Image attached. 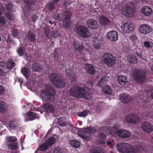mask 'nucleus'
I'll use <instances>...</instances> for the list:
<instances>
[{
	"label": "nucleus",
	"mask_w": 153,
	"mask_h": 153,
	"mask_svg": "<svg viewBox=\"0 0 153 153\" xmlns=\"http://www.w3.org/2000/svg\"><path fill=\"white\" fill-rule=\"evenodd\" d=\"M69 94L73 97L78 99L90 100L92 99V94L89 90H86L83 87L78 85L72 86L70 89Z\"/></svg>",
	"instance_id": "f257e3e1"
},
{
	"label": "nucleus",
	"mask_w": 153,
	"mask_h": 153,
	"mask_svg": "<svg viewBox=\"0 0 153 153\" xmlns=\"http://www.w3.org/2000/svg\"><path fill=\"white\" fill-rule=\"evenodd\" d=\"M71 16L70 12L66 10L62 12L61 15H59V14L56 13L54 17L56 19L59 20V21L62 19V25L63 27L67 28H69L71 27L70 18Z\"/></svg>",
	"instance_id": "f03ea898"
},
{
	"label": "nucleus",
	"mask_w": 153,
	"mask_h": 153,
	"mask_svg": "<svg viewBox=\"0 0 153 153\" xmlns=\"http://www.w3.org/2000/svg\"><path fill=\"white\" fill-rule=\"evenodd\" d=\"M110 133L113 136L122 138H128L131 134L130 132L124 129H118L116 125H114L110 129Z\"/></svg>",
	"instance_id": "7ed1b4c3"
},
{
	"label": "nucleus",
	"mask_w": 153,
	"mask_h": 153,
	"mask_svg": "<svg viewBox=\"0 0 153 153\" xmlns=\"http://www.w3.org/2000/svg\"><path fill=\"white\" fill-rule=\"evenodd\" d=\"M50 79L53 85L59 88H61L65 85V83L64 79L56 73H51L50 75Z\"/></svg>",
	"instance_id": "20e7f679"
},
{
	"label": "nucleus",
	"mask_w": 153,
	"mask_h": 153,
	"mask_svg": "<svg viewBox=\"0 0 153 153\" xmlns=\"http://www.w3.org/2000/svg\"><path fill=\"white\" fill-rule=\"evenodd\" d=\"M116 147L120 153H136V150L131 145L121 143L117 144Z\"/></svg>",
	"instance_id": "39448f33"
},
{
	"label": "nucleus",
	"mask_w": 153,
	"mask_h": 153,
	"mask_svg": "<svg viewBox=\"0 0 153 153\" xmlns=\"http://www.w3.org/2000/svg\"><path fill=\"white\" fill-rule=\"evenodd\" d=\"M103 63L109 67H112L115 64L116 58L110 53H105L102 58Z\"/></svg>",
	"instance_id": "423d86ee"
},
{
	"label": "nucleus",
	"mask_w": 153,
	"mask_h": 153,
	"mask_svg": "<svg viewBox=\"0 0 153 153\" xmlns=\"http://www.w3.org/2000/svg\"><path fill=\"white\" fill-rule=\"evenodd\" d=\"M40 96L42 100L45 102L52 101L54 98L53 95L47 89H43L41 91Z\"/></svg>",
	"instance_id": "0eeeda50"
},
{
	"label": "nucleus",
	"mask_w": 153,
	"mask_h": 153,
	"mask_svg": "<svg viewBox=\"0 0 153 153\" xmlns=\"http://www.w3.org/2000/svg\"><path fill=\"white\" fill-rule=\"evenodd\" d=\"M76 32L78 35L83 38L88 37L90 33L88 28L83 25H79L77 27Z\"/></svg>",
	"instance_id": "6e6552de"
},
{
	"label": "nucleus",
	"mask_w": 153,
	"mask_h": 153,
	"mask_svg": "<svg viewBox=\"0 0 153 153\" xmlns=\"http://www.w3.org/2000/svg\"><path fill=\"white\" fill-rule=\"evenodd\" d=\"M96 130L94 128L90 127L85 128L81 133L80 131L78 132L79 135L84 139L88 140L89 139L88 135L90 134L94 133L96 132Z\"/></svg>",
	"instance_id": "1a4fd4ad"
},
{
	"label": "nucleus",
	"mask_w": 153,
	"mask_h": 153,
	"mask_svg": "<svg viewBox=\"0 0 153 153\" xmlns=\"http://www.w3.org/2000/svg\"><path fill=\"white\" fill-rule=\"evenodd\" d=\"M132 76L134 79L138 82L142 83L145 79V75L144 72L136 70L134 71Z\"/></svg>",
	"instance_id": "9d476101"
},
{
	"label": "nucleus",
	"mask_w": 153,
	"mask_h": 153,
	"mask_svg": "<svg viewBox=\"0 0 153 153\" xmlns=\"http://www.w3.org/2000/svg\"><path fill=\"white\" fill-rule=\"evenodd\" d=\"M126 120L127 122L133 124H137L140 121V118L137 115L132 114L128 115Z\"/></svg>",
	"instance_id": "9b49d317"
},
{
	"label": "nucleus",
	"mask_w": 153,
	"mask_h": 153,
	"mask_svg": "<svg viewBox=\"0 0 153 153\" xmlns=\"http://www.w3.org/2000/svg\"><path fill=\"white\" fill-rule=\"evenodd\" d=\"M143 130L147 133H150L153 131V126L149 122H144L141 124Z\"/></svg>",
	"instance_id": "f8f14e48"
},
{
	"label": "nucleus",
	"mask_w": 153,
	"mask_h": 153,
	"mask_svg": "<svg viewBox=\"0 0 153 153\" xmlns=\"http://www.w3.org/2000/svg\"><path fill=\"white\" fill-rule=\"evenodd\" d=\"M106 37L108 40L112 42L116 41L118 38L117 33L114 30H112L107 33Z\"/></svg>",
	"instance_id": "ddd939ff"
},
{
	"label": "nucleus",
	"mask_w": 153,
	"mask_h": 153,
	"mask_svg": "<svg viewBox=\"0 0 153 153\" xmlns=\"http://www.w3.org/2000/svg\"><path fill=\"white\" fill-rule=\"evenodd\" d=\"M121 28L123 32L128 33L133 30L134 27L133 25L130 22L124 23Z\"/></svg>",
	"instance_id": "4468645a"
},
{
	"label": "nucleus",
	"mask_w": 153,
	"mask_h": 153,
	"mask_svg": "<svg viewBox=\"0 0 153 153\" xmlns=\"http://www.w3.org/2000/svg\"><path fill=\"white\" fill-rule=\"evenodd\" d=\"M123 14L127 17H132L134 15V12L132 9L129 7L126 6L123 8Z\"/></svg>",
	"instance_id": "2eb2a0df"
},
{
	"label": "nucleus",
	"mask_w": 153,
	"mask_h": 153,
	"mask_svg": "<svg viewBox=\"0 0 153 153\" xmlns=\"http://www.w3.org/2000/svg\"><path fill=\"white\" fill-rule=\"evenodd\" d=\"M139 29L140 32L143 34H148L152 31L151 27L149 25L146 24L141 25Z\"/></svg>",
	"instance_id": "dca6fc26"
},
{
	"label": "nucleus",
	"mask_w": 153,
	"mask_h": 153,
	"mask_svg": "<svg viewBox=\"0 0 153 153\" xmlns=\"http://www.w3.org/2000/svg\"><path fill=\"white\" fill-rule=\"evenodd\" d=\"M132 98L131 95L126 94H121L120 96V100L123 103H128L131 101Z\"/></svg>",
	"instance_id": "f3484780"
},
{
	"label": "nucleus",
	"mask_w": 153,
	"mask_h": 153,
	"mask_svg": "<svg viewBox=\"0 0 153 153\" xmlns=\"http://www.w3.org/2000/svg\"><path fill=\"white\" fill-rule=\"evenodd\" d=\"M87 25L89 28L92 29H97L98 27V25L96 21L93 19H90L87 21Z\"/></svg>",
	"instance_id": "a211bd4d"
},
{
	"label": "nucleus",
	"mask_w": 153,
	"mask_h": 153,
	"mask_svg": "<svg viewBox=\"0 0 153 153\" xmlns=\"http://www.w3.org/2000/svg\"><path fill=\"white\" fill-rule=\"evenodd\" d=\"M73 46L76 51L80 53L82 52L84 48L82 43L77 41H74Z\"/></svg>",
	"instance_id": "6ab92c4d"
},
{
	"label": "nucleus",
	"mask_w": 153,
	"mask_h": 153,
	"mask_svg": "<svg viewBox=\"0 0 153 153\" xmlns=\"http://www.w3.org/2000/svg\"><path fill=\"white\" fill-rule=\"evenodd\" d=\"M84 67L88 74L92 75L95 73V70L93 65L89 64H85Z\"/></svg>",
	"instance_id": "aec40b11"
},
{
	"label": "nucleus",
	"mask_w": 153,
	"mask_h": 153,
	"mask_svg": "<svg viewBox=\"0 0 153 153\" xmlns=\"http://www.w3.org/2000/svg\"><path fill=\"white\" fill-rule=\"evenodd\" d=\"M37 116L34 112H30L27 113L25 116V121H28L36 119Z\"/></svg>",
	"instance_id": "412c9836"
},
{
	"label": "nucleus",
	"mask_w": 153,
	"mask_h": 153,
	"mask_svg": "<svg viewBox=\"0 0 153 153\" xmlns=\"http://www.w3.org/2000/svg\"><path fill=\"white\" fill-rule=\"evenodd\" d=\"M65 71V74L68 78L73 81L76 80V77L74 76V73L71 68L66 69Z\"/></svg>",
	"instance_id": "4be33fe9"
},
{
	"label": "nucleus",
	"mask_w": 153,
	"mask_h": 153,
	"mask_svg": "<svg viewBox=\"0 0 153 153\" xmlns=\"http://www.w3.org/2000/svg\"><path fill=\"white\" fill-rule=\"evenodd\" d=\"M44 108L45 111L48 113H52L55 110L53 105L50 103H45L44 105Z\"/></svg>",
	"instance_id": "5701e85b"
},
{
	"label": "nucleus",
	"mask_w": 153,
	"mask_h": 153,
	"mask_svg": "<svg viewBox=\"0 0 153 153\" xmlns=\"http://www.w3.org/2000/svg\"><path fill=\"white\" fill-rule=\"evenodd\" d=\"M99 20L100 22L102 25H109L111 23V22L108 19L104 16H100L99 18Z\"/></svg>",
	"instance_id": "b1692460"
},
{
	"label": "nucleus",
	"mask_w": 153,
	"mask_h": 153,
	"mask_svg": "<svg viewBox=\"0 0 153 153\" xmlns=\"http://www.w3.org/2000/svg\"><path fill=\"white\" fill-rule=\"evenodd\" d=\"M142 13L144 16H149L152 12V9L149 7L144 6L141 10Z\"/></svg>",
	"instance_id": "393cba45"
},
{
	"label": "nucleus",
	"mask_w": 153,
	"mask_h": 153,
	"mask_svg": "<svg viewBox=\"0 0 153 153\" xmlns=\"http://www.w3.org/2000/svg\"><path fill=\"white\" fill-rule=\"evenodd\" d=\"M106 137L105 134L103 133H100L97 137V140L101 144H105Z\"/></svg>",
	"instance_id": "a878e982"
},
{
	"label": "nucleus",
	"mask_w": 153,
	"mask_h": 153,
	"mask_svg": "<svg viewBox=\"0 0 153 153\" xmlns=\"http://www.w3.org/2000/svg\"><path fill=\"white\" fill-rule=\"evenodd\" d=\"M60 55V52L58 49H55L54 53L51 54V58L53 60L58 59Z\"/></svg>",
	"instance_id": "bb28decb"
},
{
	"label": "nucleus",
	"mask_w": 153,
	"mask_h": 153,
	"mask_svg": "<svg viewBox=\"0 0 153 153\" xmlns=\"http://www.w3.org/2000/svg\"><path fill=\"white\" fill-rule=\"evenodd\" d=\"M118 79L119 82L120 84L123 85H124L126 83L128 82L126 77L124 75L119 76Z\"/></svg>",
	"instance_id": "cd10ccee"
},
{
	"label": "nucleus",
	"mask_w": 153,
	"mask_h": 153,
	"mask_svg": "<svg viewBox=\"0 0 153 153\" xmlns=\"http://www.w3.org/2000/svg\"><path fill=\"white\" fill-rule=\"evenodd\" d=\"M128 61L130 63L135 64L137 62V59L135 56L132 55H129L127 56Z\"/></svg>",
	"instance_id": "c85d7f7f"
},
{
	"label": "nucleus",
	"mask_w": 153,
	"mask_h": 153,
	"mask_svg": "<svg viewBox=\"0 0 153 153\" xmlns=\"http://www.w3.org/2000/svg\"><path fill=\"white\" fill-rule=\"evenodd\" d=\"M19 126H20V125L19 124L18 121L16 120H13L10 122V126L13 129Z\"/></svg>",
	"instance_id": "c756f323"
},
{
	"label": "nucleus",
	"mask_w": 153,
	"mask_h": 153,
	"mask_svg": "<svg viewBox=\"0 0 153 153\" xmlns=\"http://www.w3.org/2000/svg\"><path fill=\"white\" fill-rule=\"evenodd\" d=\"M70 145L75 148H77L80 146V143L79 142L76 140H72L69 142Z\"/></svg>",
	"instance_id": "7c9ffc66"
},
{
	"label": "nucleus",
	"mask_w": 153,
	"mask_h": 153,
	"mask_svg": "<svg viewBox=\"0 0 153 153\" xmlns=\"http://www.w3.org/2000/svg\"><path fill=\"white\" fill-rule=\"evenodd\" d=\"M102 91L105 94L108 95H110L112 93V91L110 87L108 86H105L103 87L102 89Z\"/></svg>",
	"instance_id": "2f4dec72"
},
{
	"label": "nucleus",
	"mask_w": 153,
	"mask_h": 153,
	"mask_svg": "<svg viewBox=\"0 0 153 153\" xmlns=\"http://www.w3.org/2000/svg\"><path fill=\"white\" fill-rule=\"evenodd\" d=\"M56 141V138L53 137H51L48 139L45 142L49 146L53 145Z\"/></svg>",
	"instance_id": "473e14b6"
},
{
	"label": "nucleus",
	"mask_w": 153,
	"mask_h": 153,
	"mask_svg": "<svg viewBox=\"0 0 153 153\" xmlns=\"http://www.w3.org/2000/svg\"><path fill=\"white\" fill-rule=\"evenodd\" d=\"M27 36L29 40L31 42H33L36 41V37L34 34L33 33L29 32L28 33Z\"/></svg>",
	"instance_id": "72a5a7b5"
},
{
	"label": "nucleus",
	"mask_w": 153,
	"mask_h": 153,
	"mask_svg": "<svg viewBox=\"0 0 153 153\" xmlns=\"http://www.w3.org/2000/svg\"><path fill=\"white\" fill-rule=\"evenodd\" d=\"M21 72L23 75L27 78L30 73V70L27 68H24L22 69Z\"/></svg>",
	"instance_id": "f704fd0d"
},
{
	"label": "nucleus",
	"mask_w": 153,
	"mask_h": 153,
	"mask_svg": "<svg viewBox=\"0 0 153 153\" xmlns=\"http://www.w3.org/2000/svg\"><path fill=\"white\" fill-rule=\"evenodd\" d=\"M51 36L54 38H59L60 36L59 32H58L57 30H55L51 32Z\"/></svg>",
	"instance_id": "c9c22d12"
},
{
	"label": "nucleus",
	"mask_w": 153,
	"mask_h": 153,
	"mask_svg": "<svg viewBox=\"0 0 153 153\" xmlns=\"http://www.w3.org/2000/svg\"><path fill=\"white\" fill-rule=\"evenodd\" d=\"M102 149L101 147H97L93 148L91 151L90 153H103Z\"/></svg>",
	"instance_id": "e433bc0d"
},
{
	"label": "nucleus",
	"mask_w": 153,
	"mask_h": 153,
	"mask_svg": "<svg viewBox=\"0 0 153 153\" xmlns=\"http://www.w3.org/2000/svg\"><path fill=\"white\" fill-rule=\"evenodd\" d=\"M6 7L7 10L9 12H14L15 11L14 6L11 3L8 4Z\"/></svg>",
	"instance_id": "4c0bfd02"
},
{
	"label": "nucleus",
	"mask_w": 153,
	"mask_h": 153,
	"mask_svg": "<svg viewBox=\"0 0 153 153\" xmlns=\"http://www.w3.org/2000/svg\"><path fill=\"white\" fill-rule=\"evenodd\" d=\"M6 110V104L3 102L0 101V112L2 113Z\"/></svg>",
	"instance_id": "58836bf2"
},
{
	"label": "nucleus",
	"mask_w": 153,
	"mask_h": 153,
	"mask_svg": "<svg viewBox=\"0 0 153 153\" xmlns=\"http://www.w3.org/2000/svg\"><path fill=\"white\" fill-rule=\"evenodd\" d=\"M32 68L35 71H38L42 68L41 65H39L38 63H34L32 65Z\"/></svg>",
	"instance_id": "ea45409f"
},
{
	"label": "nucleus",
	"mask_w": 153,
	"mask_h": 153,
	"mask_svg": "<svg viewBox=\"0 0 153 153\" xmlns=\"http://www.w3.org/2000/svg\"><path fill=\"white\" fill-rule=\"evenodd\" d=\"M65 120V118L64 117H61L59 118L58 120V124L61 126H65L66 125V123Z\"/></svg>",
	"instance_id": "a19ab883"
},
{
	"label": "nucleus",
	"mask_w": 153,
	"mask_h": 153,
	"mask_svg": "<svg viewBox=\"0 0 153 153\" xmlns=\"http://www.w3.org/2000/svg\"><path fill=\"white\" fill-rule=\"evenodd\" d=\"M45 34L46 37L49 39L50 38V30L48 26H46L44 28Z\"/></svg>",
	"instance_id": "79ce46f5"
},
{
	"label": "nucleus",
	"mask_w": 153,
	"mask_h": 153,
	"mask_svg": "<svg viewBox=\"0 0 153 153\" xmlns=\"http://www.w3.org/2000/svg\"><path fill=\"white\" fill-rule=\"evenodd\" d=\"M24 1L25 4L28 7L33 6L35 3V0H24Z\"/></svg>",
	"instance_id": "37998d69"
},
{
	"label": "nucleus",
	"mask_w": 153,
	"mask_h": 153,
	"mask_svg": "<svg viewBox=\"0 0 153 153\" xmlns=\"http://www.w3.org/2000/svg\"><path fill=\"white\" fill-rule=\"evenodd\" d=\"M18 147V144L17 143H10L8 145V148L10 149H17Z\"/></svg>",
	"instance_id": "c03bdc74"
},
{
	"label": "nucleus",
	"mask_w": 153,
	"mask_h": 153,
	"mask_svg": "<svg viewBox=\"0 0 153 153\" xmlns=\"http://www.w3.org/2000/svg\"><path fill=\"white\" fill-rule=\"evenodd\" d=\"M6 140L7 142H15L17 140V138L14 136H8L6 137Z\"/></svg>",
	"instance_id": "a18cd8bd"
},
{
	"label": "nucleus",
	"mask_w": 153,
	"mask_h": 153,
	"mask_svg": "<svg viewBox=\"0 0 153 153\" xmlns=\"http://www.w3.org/2000/svg\"><path fill=\"white\" fill-rule=\"evenodd\" d=\"M107 80L105 78L103 77L101 78L98 82V85L100 87H102L103 85L106 83Z\"/></svg>",
	"instance_id": "49530a36"
},
{
	"label": "nucleus",
	"mask_w": 153,
	"mask_h": 153,
	"mask_svg": "<svg viewBox=\"0 0 153 153\" xmlns=\"http://www.w3.org/2000/svg\"><path fill=\"white\" fill-rule=\"evenodd\" d=\"M25 51L23 48L22 47H20L17 50V52L19 56H22L24 53Z\"/></svg>",
	"instance_id": "de8ad7c7"
},
{
	"label": "nucleus",
	"mask_w": 153,
	"mask_h": 153,
	"mask_svg": "<svg viewBox=\"0 0 153 153\" xmlns=\"http://www.w3.org/2000/svg\"><path fill=\"white\" fill-rule=\"evenodd\" d=\"M15 63L13 62H9L7 63V68L9 69H10L13 68L15 65Z\"/></svg>",
	"instance_id": "09e8293b"
},
{
	"label": "nucleus",
	"mask_w": 153,
	"mask_h": 153,
	"mask_svg": "<svg viewBox=\"0 0 153 153\" xmlns=\"http://www.w3.org/2000/svg\"><path fill=\"white\" fill-rule=\"evenodd\" d=\"M48 8L51 10L53 9L54 7V5L53 3L51 2L48 3L46 5Z\"/></svg>",
	"instance_id": "8fccbe9b"
},
{
	"label": "nucleus",
	"mask_w": 153,
	"mask_h": 153,
	"mask_svg": "<svg viewBox=\"0 0 153 153\" xmlns=\"http://www.w3.org/2000/svg\"><path fill=\"white\" fill-rule=\"evenodd\" d=\"M72 2V1H69L67 0L65 1L64 3V5L66 9L70 8V5Z\"/></svg>",
	"instance_id": "3c124183"
},
{
	"label": "nucleus",
	"mask_w": 153,
	"mask_h": 153,
	"mask_svg": "<svg viewBox=\"0 0 153 153\" xmlns=\"http://www.w3.org/2000/svg\"><path fill=\"white\" fill-rule=\"evenodd\" d=\"M5 15L10 20L13 19L14 18V16L13 14H10L7 13H5Z\"/></svg>",
	"instance_id": "603ef678"
},
{
	"label": "nucleus",
	"mask_w": 153,
	"mask_h": 153,
	"mask_svg": "<svg viewBox=\"0 0 153 153\" xmlns=\"http://www.w3.org/2000/svg\"><path fill=\"white\" fill-rule=\"evenodd\" d=\"M114 142L113 140L111 141H107L106 142L107 146L109 147L112 149L113 148Z\"/></svg>",
	"instance_id": "864d4df0"
},
{
	"label": "nucleus",
	"mask_w": 153,
	"mask_h": 153,
	"mask_svg": "<svg viewBox=\"0 0 153 153\" xmlns=\"http://www.w3.org/2000/svg\"><path fill=\"white\" fill-rule=\"evenodd\" d=\"M95 41L96 43L94 42V45L95 48L98 49L100 47V45L99 44V41L98 39H97V40L95 41L94 40H93V42H94Z\"/></svg>",
	"instance_id": "5fc2aeb1"
},
{
	"label": "nucleus",
	"mask_w": 153,
	"mask_h": 153,
	"mask_svg": "<svg viewBox=\"0 0 153 153\" xmlns=\"http://www.w3.org/2000/svg\"><path fill=\"white\" fill-rule=\"evenodd\" d=\"M89 113V111H84L82 112H81L79 116L81 117H85L87 116Z\"/></svg>",
	"instance_id": "6e6d98bb"
},
{
	"label": "nucleus",
	"mask_w": 153,
	"mask_h": 153,
	"mask_svg": "<svg viewBox=\"0 0 153 153\" xmlns=\"http://www.w3.org/2000/svg\"><path fill=\"white\" fill-rule=\"evenodd\" d=\"M5 19L4 17L0 16V23L2 25H4L5 24Z\"/></svg>",
	"instance_id": "4d7b16f0"
},
{
	"label": "nucleus",
	"mask_w": 153,
	"mask_h": 153,
	"mask_svg": "<svg viewBox=\"0 0 153 153\" xmlns=\"http://www.w3.org/2000/svg\"><path fill=\"white\" fill-rule=\"evenodd\" d=\"M137 38L136 36L134 35H132L129 37L130 40L133 42H134V41L136 40Z\"/></svg>",
	"instance_id": "13d9d810"
},
{
	"label": "nucleus",
	"mask_w": 153,
	"mask_h": 153,
	"mask_svg": "<svg viewBox=\"0 0 153 153\" xmlns=\"http://www.w3.org/2000/svg\"><path fill=\"white\" fill-rule=\"evenodd\" d=\"M144 45L145 47L148 48H150L151 47V45L150 42L148 41H145L144 42Z\"/></svg>",
	"instance_id": "bf43d9fd"
},
{
	"label": "nucleus",
	"mask_w": 153,
	"mask_h": 153,
	"mask_svg": "<svg viewBox=\"0 0 153 153\" xmlns=\"http://www.w3.org/2000/svg\"><path fill=\"white\" fill-rule=\"evenodd\" d=\"M62 149H61L59 148H57L55 149L54 153H62Z\"/></svg>",
	"instance_id": "052dcab7"
},
{
	"label": "nucleus",
	"mask_w": 153,
	"mask_h": 153,
	"mask_svg": "<svg viewBox=\"0 0 153 153\" xmlns=\"http://www.w3.org/2000/svg\"><path fill=\"white\" fill-rule=\"evenodd\" d=\"M12 33L13 36L16 37L17 35L18 32L16 30L13 29L12 30Z\"/></svg>",
	"instance_id": "680f3d73"
},
{
	"label": "nucleus",
	"mask_w": 153,
	"mask_h": 153,
	"mask_svg": "<svg viewBox=\"0 0 153 153\" xmlns=\"http://www.w3.org/2000/svg\"><path fill=\"white\" fill-rule=\"evenodd\" d=\"M5 91V88L4 86L0 85V94H3Z\"/></svg>",
	"instance_id": "e2e57ef3"
},
{
	"label": "nucleus",
	"mask_w": 153,
	"mask_h": 153,
	"mask_svg": "<svg viewBox=\"0 0 153 153\" xmlns=\"http://www.w3.org/2000/svg\"><path fill=\"white\" fill-rule=\"evenodd\" d=\"M4 7L3 6L0 5V16L2 14V12H4Z\"/></svg>",
	"instance_id": "0e129e2a"
},
{
	"label": "nucleus",
	"mask_w": 153,
	"mask_h": 153,
	"mask_svg": "<svg viewBox=\"0 0 153 153\" xmlns=\"http://www.w3.org/2000/svg\"><path fill=\"white\" fill-rule=\"evenodd\" d=\"M31 19L33 21L35 22L37 19V17L36 15H33L31 17Z\"/></svg>",
	"instance_id": "69168bd1"
},
{
	"label": "nucleus",
	"mask_w": 153,
	"mask_h": 153,
	"mask_svg": "<svg viewBox=\"0 0 153 153\" xmlns=\"http://www.w3.org/2000/svg\"><path fill=\"white\" fill-rule=\"evenodd\" d=\"M4 62L3 61H1L0 62V66L2 67H4Z\"/></svg>",
	"instance_id": "338daca9"
},
{
	"label": "nucleus",
	"mask_w": 153,
	"mask_h": 153,
	"mask_svg": "<svg viewBox=\"0 0 153 153\" xmlns=\"http://www.w3.org/2000/svg\"><path fill=\"white\" fill-rule=\"evenodd\" d=\"M139 96H139H137V99L139 100L140 99V100H141L142 99H143V98L142 97V96H143L142 95H140Z\"/></svg>",
	"instance_id": "774afa93"
}]
</instances>
